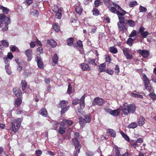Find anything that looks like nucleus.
Segmentation results:
<instances>
[{
	"instance_id": "1",
	"label": "nucleus",
	"mask_w": 156,
	"mask_h": 156,
	"mask_svg": "<svg viewBox=\"0 0 156 156\" xmlns=\"http://www.w3.org/2000/svg\"><path fill=\"white\" fill-rule=\"evenodd\" d=\"M123 13L121 14L118 12L117 16L119 20L117 23V26L119 30L122 32H126L127 30L128 26L126 25L125 22V18L124 15L126 14V11H123Z\"/></svg>"
},
{
	"instance_id": "2",
	"label": "nucleus",
	"mask_w": 156,
	"mask_h": 156,
	"mask_svg": "<svg viewBox=\"0 0 156 156\" xmlns=\"http://www.w3.org/2000/svg\"><path fill=\"white\" fill-rule=\"evenodd\" d=\"M22 121L20 118H18L14 122H12L8 129L9 132L12 134H14L20 128Z\"/></svg>"
},
{
	"instance_id": "3",
	"label": "nucleus",
	"mask_w": 156,
	"mask_h": 156,
	"mask_svg": "<svg viewBox=\"0 0 156 156\" xmlns=\"http://www.w3.org/2000/svg\"><path fill=\"white\" fill-rule=\"evenodd\" d=\"M136 108L135 105L133 104L128 105L125 103L122 108V111L125 115H127L128 113H133L135 111Z\"/></svg>"
},
{
	"instance_id": "4",
	"label": "nucleus",
	"mask_w": 156,
	"mask_h": 156,
	"mask_svg": "<svg viewBox=\"0 0 156 156\" xmlns=\"http://www.w3.org/2000/svg\"><path fill=\"white\" fill-rule=\"evenodd\" d=\"M79 119L80 126H84L86 123H89L91 122V117L90 114H87L85 115L84 118L80 117Z\"/></svg>"
},
{
	"instance_id": "5",
	"label": "nucleus",
	"mask_w": 156,
	"mask_h": 156,
	"mask_svg": "<svg viewBox=\"0 0 156 156\" xmlns=\"http://www.w3.org/2000/svg\"><path fill=\"white\" fill-rule=\"evenodd\" d=\"M85 96L84 95H83L80 99L78 98L74 99L73 101L72 104L74 105L79 104L80 108L83 109L85 107Z\"/></svg>"
},
{
	"instance_id": "6",
	"label": "nucleus",
	"mask_w": 156,
	"mask_h": 156,
	"mask_svg": "<svg viewBox=\"0 0 156 156\" xmlns=\"http://www.w3.org/2000/svg\"><path fill=\"white\" fill-rule=\"evenodd\" d=\"M142 77L145 89L150 91L152 89V87L150 83L148 78L145 74H143Z\"/></svg>"
},
{
	"instance_id": "7",
	"label": "nucleus",
	"mask_w": 156,
	"mask_h": 156,
	"mask_svg": "<svg viewBox=\"0 0 156 156\" xmlns=\"http://www.w3.org/2000/svg\"><path fill=\"white\" fill-rule=\"evenodd\" d=\"M140 55H141L144 58H146L148 57L150 55V52L146 49L142 50L139 49L137 50Z\"/></svg>"
},
{
	"instance_id": "8",
	"label": "nucleus",
	"mask_w": 156,
	"mask_h": 156,
	"mask_svg": "<svg viewBox=\"0 0 156 156\" xmlns=\"http://www.w3.org/2000/svg\"><path fill=\"white\" fill-rule=\"evenodd\" d=\"M38 67L41 69H43V64L41 60V57L40 55H38L35 58Z\"/></svg>"
},
{
	"instance_id": "9",
	"label": "nucleus",
	"mask_w": 156,
	"mask_h": 156,
	"mask_svg": "<svg viewBox=\"0 0 156 156\" xmlns=\"http://www.w3.org/2000/svg\"><path fill=\"white\" fill-rule=\"evenodd\" d=\"M104 101L103 99L98 98H95L92 102V105L94 106L96 105H102Z\"/></svg>"
},
{
	"instance_id": "10",
	"label": "nucleus",
	"mask_w": 156,
	"mask_h": 156,
	"mask_svg": "<svg viewBox=\"0 0 156 156\" xmlns=\"http://www.w3.org/2000/svg\"><path fill=\"white\" fill-rule=\"evenodd\" d=\"M10 19L9 17H7L5 20V26L2 29L3 31H7L8 29V25L10 23Z\"/></svg>"
},
{
	"instance_id": "11",
	"label": "nucleus",
	"mask_w": 156,
	"mask_h": 156,
	"mask_svg": "<svg viewBox=\"0 0 156 156\" xmlns=\"http://www.w3.org/2000/svg\"><path fill=\"white\" fill-rule=\"evenodd\" d=\"M122 51L126 58L131 59L132 58V55L129 53V48H124L122 49Z\"/></svg>"
},
{
	"instance_id": "12",
	"label": "nucleus",
	"mask_w": 156,
	"mask_h": 156,
	"mask_svg": "<svg viewBox=\"0 0 156 156\" xmlns=\"http://www.w3.org/2000/svg\"><path fill=\"white\" fill-rule=\"evenodd\" d=\"M76 12L79 15H80L82 12L83 9L82 6L80 5H76L74 6Z\"/></svg>"
},
{
	"instance_id": "13",
	"label": "nucleus",
	"mask_w": 156,
	"mask_h": 156,
	"mask_svg": "<svg viewBox=\"0 0 156 156\" xmlns=\"http://www.w3.org/2000/svg\"><path fill=\"white\" fill-rule=\"evenodd\" d=\"M25 54L27 57L28 60L30 61L32 59V50L31 49H29L26 50L25 51Z\"/></svg>"
},
{
	"instance_id": "14",
	"label": "nucleus",
	"mask_w": 156,
	"mask_h": 156,
	"mask_svg": "<svg viewBox=\"0 0 156 156\" xmlns=\"http://www.w3.org/2000/svg\"><path fill=\"white\" fill-rule=\"evenodd\" d=\"M125 22L127 25L131 27H133L135 25L134 21L132 20H127L125 19Z\"/></svg>"
},
{
	"instance_id": "15",
	"label": "nucleus",
	"mask_w": 156,
	"mask_h": 156,
	"mask_svg": "<svg viewBox=\"0 0 156 156\" xmlns=\"http://www.w3.org/2000/svg\"><path fill=\"white\" fill-rule=\"evenodd\" d=\"M113 5L115 6V8H117L118 9H119V10H118V11L117 12L116 14L117 15L118 12H119V13H120L121 14H122V13H123V11H125V10H123L122 9L120 6H119L117 4L115 3H113Z\"/></svg>"
},
{
	"instance_id": "16",
	"label": "nucleus",
	"mask_w": 156,
	"mask_h": 156,
	"mask_svg": "<svg viewBox=\"0 0 156 156\" xmlns=\"http://www.w3.org/2000/svg\"><path fill=\"white\" fill-rule=\"evenodd\" d=\"M53 30L56 32H58L60 31V27L58 23H54L52 26Z\"/></svg>"
},
{
	"instance_id": "17",
	"label": "nucleus",
	"mask_w": 156,
	"mask_h": 156,
	"mask_svg": "<svg viewBox=\"0 0 156 156\" xmlns=\"http://www.w3.org/2000/svg\"><path fill=\"white\" fill-rule=\"evenodd\" d=\"M66 126L64 124H61L59 127V133L60 134H62L65 132Z\"/></svg>"
},
{
	"instance_id": "18",
	"label": "nucleus",
	"mask_w": 156,
	"mask_h": 156,
	"mask_svg": "<svg viewBox=\"0 0 156 156\" xmlns=\"http://www.w3.org/2000/svg\"><path fill=\"white\" fill-rule=\"evenodd\" d=\"M13 91L15 95L17 97L20 96L22 94L21 91L18 88H14Z\"/></svg>"
},
{
	"instance_id": "19",
	"label": "nucleus",
	"mask_w": 156,
	"mask_h": 156,
	"mask_svg": "<svg viewBox=\"0 0 156 156\" xmlns=\"http://www.w3.org/2000/svg\"><path fill=\"white\" fill-rule=\"evenodd\" d=\"M39 113L44 117H47L48 115V112L45 108H42L40 111Z\"/></svg>"
},
{
	"instance_id": "20",
	"label": "nucleus",
	"mask_w": 156,
	"mask_h": 156,
	"mask_svg": "<svg viewBox=\"0 0 156 156\" xmlns=\"http://www.w3.org/2000/svg\"><path fill=\"white\" fill-rule=\"evenodd\" d=\"M81 68L83 70L88 71L90 69L88 65L86 63H82L81 64Z\"/></svg>"
},
{
	"instance_id": "21",
	"label": "nucleus",
	"mask_w": 156,
	"mask_h": 156,
	"mask_svg": "<svg viewBox=\"0 0 156 156\" xmlns=\"http://www.w3.org/2000/svg\"><path fill=\"white\" fill-rule=\"evenodd\" d=\"M145 119L142 116H140L138 121V123L139 126H142L145 123Z\"/></svg>"
},
{
	"instance_id": "22",
	"label": "nucleus",
	"mask_w": 156,
	"mask_h": 156,
	"mask_svg": "<svg viewBox=\"0 0 156 156\" xmlns=\"http://www.w3.org/2000/svg\"><path fill=\"white\" fill-rule=\"evenodd\" d=\"M58 57L56 54H54L52 57V61L53 63H52L53 66H55L56 64L58 62Z\"/></svg>"
},
{
	"instance_id": "23",
	"label": "nucleus",
	"mask_w": 156,
	"mask_h": 156,
	"mask_svg": "<svg viewBox=\"0 0 156 156\" xmlns=\"http://www.w3.org/2000/svg\"><path fill=\"white\" fill-rule=\"evenodd\" d=\"M48 43L52 47H55L57 44V43L54 40H48Z\"/></svg>"
},
{
	"instance_id": "24",
	"label": "nucleus",
	"mask_w": 156,
	"mask_h": 156,
	"mask_svg": "<svg viewBox=\"0 0 156 156\" xmlns=\"http://www.w3.org/2000/svg\"><path fill=\"white\" fill-rule=\"evenodd\" d=\"M68 104V102L66 101H60V103L58 105V107L59 108H62L66 106Z\"/></svg>"
},
{
	"instance_id": "25",
	"label": "nucleus",
	"mask_w": 156,
	"mask_h": 156,
	"mask_svg": "<svg viewBox=\"0 0 156 156\" xmlns=\"http://www.w3.org/2000/svg\"><path fill=\"white\" fill-rule=\"evenodd\" d=\"M107 132L109 133L111 136L113 137H115L116 135V133L115 130H114L109 129L107 130Z\"/></svg>"
},
{
	"instance_id": "26",
	"label": "nucleus",
	"mask_w": 156,
	"mask_h": 156,
	"mask_svg": "<svg viewBox=\"0 0 156 156\" xmlns=\"http://www.w3.org/2000/svg\"><path fill=\"white\" fill-rule=\"evenodd\" d=\"M105 69L106 66L105 64L104 63H102L99 66V68L98 69L100 72H102L105 71Z\"/></svg>"
},
{
	"instance_id": "27",
	"label": "nucleus",
	"mask_w": 156,
	"mask_h": 156,
	"mask_svg": "<svg viewBox=\"0 0 156 156\" xmlns=\"http://www.w3.org/2000/svg\"><path fill=\"white\" fill-rule=\"evenodd\" d=\"M119 114V109L114 110L111 111L110 114L114 116H118Z\"/></svg>"
},
{
	"instance_id": "28",
	"label": "nucleus",
	"mask_w": 156,
	"mask_h": 156,
	"mask_svg": "<svg viewBox=\"0 0 156 156\" xmlns=\"http://www.w3.org/2000/svg\"><path fill=\"white\" fill-rule=\"evenodd\" d=\"M73 143L75 146V149H77V150L79 151L81 148V146L78 140L77 141V142H74Z\"/></svg>"
},
{
	"instance_id": "29",
	"label": "nucleus",
	"mask_w": 156,
	"mask_h": 156,
	"mask_svg": "<svg viewBox=\"0 0 156 156\" xmlns=\"http://www.w3.org/2000/svg\"><path fill=\"white\" fill-rule=\"evenodd\" d=\"M102 2L100 0H95L94 3V5L95 7H98L99 6L102 4Z\"/></svg>"
},
{
	"instance_id": "30",
	"label": "nucleus",
	"mask_w": 156,
	"mask_h": 156,
	"mask_svg": "<svg viewBox=\"0 0 156 156\" xmlns=\"http://www.w3.org/2000/svg\"><path fill=\"white\" fill-rule=\"evenodd\" d=\"M62 16L61 10L60 9H58L57 12H56L55 17L60 19Z\"/></svg>"
},
{
	"instance_id": "31",
	"label": "nucleus",
	"mask_w": 156,
	"mask_h": 156,
	"mask_svg": "<svg viewBox=\"0 0 156 156\" xmlns=\"http://www.w3.org/2000/svg\"><path fill=\"white\" fill-rule=\"evenodd\" d=\"M69 108V106H66L63 107L62 108V109L61 111V113L62 114L64 113H65L66 112L67 110H68Z\"/></svg>"
},
{
	"instance_id": "32",
	"label": "nucleus",
	"mask_w": 156,
	"mask_h": 156,
	"mask_svg": "<svg viewBox=\"0 0 156 156\" xmlns=\"http://www.w3.org/2000/svg\"><path fill=\"white\" fill-rule=\"evenodd\" d=\"M95 60L94 59H92L90 58H89L87 60V62L90 64H92L94 65H96V64L95 63Z\"/></svg>"
},
{
	"instance_id": "33",
	"label": "nucleus",
	"mask_w": 156,
	"mask_h": 156,
	"mask_svg": "<svg viewBox=\"0 0 156 156\" xmlns=\"http://www.w3.org/2000/svg\"><path fill=\"white\" fill-rule=\"evenodd\" d=\"M120 133L122 135L123 137L124 138L126 141L128 142H129L130 141L129 138V136L126 135L125 134L124 132L122 131H121L120 132Z\"/></svg>"
},
{
	"instance_id": "34",
	"label": "nucleus",
	"mask_w": 156,
	"mask_h": 156,
	"mask_svg": "<svg viewBox=\"0 0 156 156\" xmlns=\"http://www.w3.org/2000/svg\"><path fill=\"white\" fill-rule=\"evenodd\" d=\"M93 14L95 16H98L99 14V11L98 9L96 8H94L92 10Z\"/></svg>"
},
{
	"instance_id": "35",
	"label": "nucleus",
	"mask_w": 156,
	"mask_h": 156,
	"mask_svg": "<svg viewBox=\"0 0 156 156\" xmlns=\"http://www.w3.org/2000/svg\"><path fill=\"white\" fill-rule=\"evenodd\" d=\"M104 4L108 7H109L111 5L112 2L111 0H103Z\"/></svg>"
},
{
	"instance_id": "36",
	"label": "nucleus",
	"mask_w": 156,
	"mask_h": 156,
	"mask_svg": "<svg viewBox=\"0 0 156 156\" xmlns=\"http://www.w3.org/2000/svg\"><path fill=\"white\" fill-rule=\"evenodd\" d=\"M21 83L22 86V90L23 91H24L27 86V83L25 80H23L21 81Z\"/></svg>"
},
{
	"instance_id": "37",
	"label": "nucleus",
	"mask_w": 156,
	"mask_h": 156,
	"mask_svg": "<svg viewBox=\"0 0 156 156\" xmlns=\"http://www.w3.org/2000/svg\"><path fill=\"white\" fill-rule=\"evenodd\" d=\"M109 50L110 52L113 54H115L117 52V49L114 47H111L109 48Z\"/></svg>"
},
{
	"instance_id": "38",
	"label": "nucleus",
	"mask_w": 156,
	"mask_h": 156,
	"mask_svg": "<svg viewBox=\"0 0 156 156\" xmlns=\"http://www.w3.org/2000/svg\"><path fill=\"white\" fill-rule=\"evenodd\" d=\"M136 127V124L135 122L131 123L128 125V128H129L134 129Z\"/></svg>"
},
{
	"instance_id": "39",
	"label": "nucleus",
	"mask_w": 156,
	"mask_h": 156,
	"mask_svg": "<svg viewBox=\"0 0 156 156\" xmlns=\"http://www.w3.org/2000/svg\"><path fill=\"white\" fill-rule=\"evenodd\" d=\"M136 35V31L135 30H133L131 34L129 35V37L128 39H132L131 37H133Z\"/></svg>"
},
{
	"instance_id": "40",
	"label": "nucleus",
	"mask_w": 156,
	"mask_h": 156,
	"mask_svg": "<svg viewBox=\"0 0 156 156\" xmlns=\"http://www.w3.org/2000/svg\"><path fill=\"white\" fill-rule=\"evenodd\" d=\"M150 97L151 98L153 101H154L156 98V94L154 93H150L148 94Z\"/></svg>"
},
{
	"instance_id": "41",
	"label": "nucleus",
	"mask_w": 156,
	"mask_h": 156,
	"mask_svg": "<svg viewBox=\"0 0 156 156\" xmlns=\"http://www.w3.org/2000/svg\"><path fill=\"white\" fill-rule=\"evenodd\" d=\"M130 144L132 147L136 148V140H132L131 141Z\"/></svg>"
},
{
	"instance_id": "42",
	"label": "nucleus",
	"mask_w": 156,
	"mask_h": 156,
	"mask_svg": "<svg viewBox=\"0 0 156 156\" xmlns=\"http://www.w3.org/2000/svg\"><path fill=\"white\" fill-rule=\"evenodd\" d=\"M21 100L20 98H17L15 101V104L17 106H19L21 103Z\"/></svg>"
},
{
	"instance_id": "43",
	"label": "nucleus",
	"mask_w": 156,
	"mask_h": 156,
	"mask_svg": "<svg viewBox=\"0 0 156 156\" xmlns=\"http://www.w3.org/2000/svg\"><path fill=\"white\" fill-rule=\"evenodd\" d=\"M1 43L2 45L5 47H7L9 46V43L6 40H3L2 41Z\"/></svg>"
},
{
	"instance_id": "44",
	"label": "nucleus",
	"mask_w": 156,
	"mask_h": 156,
	"mask_svg": "<svg viewBox=\"0 0 156 156\" xmlns=\"http://www.w3.org/2000/svg\"><path fill=\"white\" fill-rule=\"evenodd\" d=\"M63 121L64 122L68 124V125L69 126H71V125H72V124H73V123L72 121H71V120H69L65 119H63Z\"/></svg>"
},
{
	"instance_id": "45",
	"label": "nucleus",
	"mask_w": 156,
	"mask_h": 156,
	"mask_svg": "<svg viewBox=\"0 0 156 156\" xmlns=\"http://www.w3.org/2000/svg\"><path fill=\"white\" fill-rule=\"evenodd\" d=\"M149 33L147 31H146L140 34L143 38H145L147 36L149 35Z\"/></svg>"
},
{
	"instance_id": "46",
	"label": "nucleus",
	"mask_w": 156,
	"mask_h": 156,
	"mask_svg": "<svg viewBox=\"0 0 156 156\" xmlns=\"http://www.w3.org/2000/svg\"><path fill=\"white\" fill-rule=\"evenodd\" d=\"M109 9L110 11L114 13H116V14L117 12L118 11V10H117L115 8L112 6L110 7H109Z\"/></svg>"
},
{
	"instance_id": "47",
	"label": "nucleus",
	"mask_w": 156,
	"mask_h": 156,
	"mask_svg": "<svg viewBox=\"0 0 156 156\" xmlns=\"http://www.w3.org/2000/svg\"><path fill=\"white\" fill-rule=\"evenodd\" d=\"M5 15L3 14H0V21H1L2 22H3L4 21H5V18H6Z\"/></svg>"
},
{
	"instance_id": "48",
	"label": "nucleus",
	"mask_w": 156,
	"mask_h": 156,
	"mask_svg": "<svg viewBox=\"0 0 156 156\" xmlns=\"http://www.w3.org/2000/svg\"><path fill=\"white\" fill-rule=\"evenodd\" d=\"M139 11L140 12H146L147 9L146 8L140 5L139 7Z\"/></svg>"
},
{
	"instance_id": "49",
	"label": "nucleus",
	"mask_w": 156,
	"mask_h": 156,
	"mask_svg": "<svg viewBox=\"0 0 156 156\" xmlns=\"http://www.w3.org/2000/svg\"><path fill=\"white\" fill-rule=\"evenodd\" d=\"M58 124V123L57 122L54 121L53 122V129L55 130L56 129Z\"/></svg>"
},
{
	"instance_id": "50",
	"label": "nucleus",
	"mask_w": 156,
	"mask_h": 156,
	"mask_svg": "<svg viewBox=\"0 0 156 156\" xmlns=\"http://www.w3.org/2000/svg\"><path fill=\"white\" fill-rule=\"evenodd\" d=\"M74 40H68L67 41V45L69 46H71L73 44Z\"/></svg>"
},
{
	"instance_id": "51",
	"label": "nucleus",
	"mask_w": 156,
	"mask_h": 156,
	"mask_svg": "<svg viewBox=\"0 0 156 156\" xmlns=\"http://www.w3.org/2000/svg\"><path fill=\"white\" fill-rule=\"evenodd\" d=\"M86 154L87 156H94V155L93 152L90 151H87Z\"/></svg>"
},
{
	"instance_id": "52",
	"label": "nucleus",
	"mask_w": 156,
	"mask_h": 156,
	"mask_svg": "<svg viewBox=\"0 0 156 156\" xmlns=\"http://www.w3.org/2000/svg\"><path fill=\"white\" fill-rule=\"evenodd\" d=\"M115 73L117 74H118V73L119 72V68L118 65H116L115 66Z\"/></svg>"
},
{
	"instance_id": "53",
	"label": "nucleus",
	"mask_w": 156,
	"mask_h": 156,
	"mask_svg": "<svg viewBox=\"0 0 156 156\" xmlns=\"http://www.w3.org/2000/svg\"><path fill=\"white\" fill-rule=\"evenodd\" d=\"M77 44L78 46V47L80 48L83 47V45L82 44V42L80 40L77 42Z\"/></svg>"
},
{
	"instance_id": "54",
	"label": "nucleus",
	"mask_w": 156,
	"mask_h": 156,
	"mask_svg": "<svg viewBox=\"0 0 156 156\" xmlns=\"http://www.w3.org/2000/svg\"><path fill=\"white\" fill-rule=\"evenodd\" d=\"M9 9L5 7H4L2 10L4 14H7L9 13Z\"/></svg>"
},
{
	"instance_id": "55",
	"label": "nucleus",
	"mask_w": 156,
	"mask_h": 156,
	"mask_svg": "<svg viewBox=\"0 0 156 156\" xmlns=\"http://www.w3.org/2000/svg\"><path fill=\"white\" fill-rule=\"evenodd\" d=\"M145 28L144 27H140L138 31L137 32V35L139 34H140L144 32Z\"/></svg>"
},
{
	"instance_id": "56",
	"label": "nucleus",
	"mask_w": 156,
	"mask_h": 156,
	"mask_svg": "<svg viewBox=\"0 0 156 156\" xmlns=\"http://www.w3.org/2000/svg\"><path fill=\"white\" fill-rule=\"evenodd\" d=\"M136 4V2H132L129 4V6L130 7H132L135 6Z\"/></svg>"
},
{
	"instance_id": "57",
	"label": "nucleus",
	"mask_w": 156,
	"mask_h": 156,
	"mask_svg": "<svg viewBox=\"0 0 156 156\" xmlns=\"http://www.w3.org/2000/svg\"><path fill=\"white\" fill-rule=\"evenodd\" d=\"M134 40H127L126 43L129 46H131L133 44Z\"/></svg>"
},
{
	"instance_id": "58",
	"label": "nucleus",
	"mask_w": 156,
	"mask_h": 156,
	"mask_svg": "<svg viewBox=\"0 0 156 156\" xmlns=\"http://www.w3.org/2000/svg\"><path fill=\"white\" fill-rule=\"evenodd\" d=\"M72 92V87L71 86V84L70 83H69L68 86V88L67 90V92L68 94H70V93Z\"/></svg>"
},
{
	"instance_id": "59",
	"label": "nucleus",
	"mask_w": 156,
	"mask_h": 156,
	"mask_svg": "<svg viewBox=\"0 0 156 156\" xmlns=\"http://www.w3.org/2000/svg\"><path fill=\"white\" fill-rule=\"evenodd\" d=\"M92 1V0H84L83 2L85 5H87L89 4Z\"/></svg>"
},
{
	"instance_id": "60",
	"label": "nucleus",
	"mask_w": 156,
	"mask_h": 156,
	"mask_svg": "<svg viewBox=\"0 0 156 156\" xmlns=\"http://www.w3.org/2000/svg\"><path fill=\"white\" fill-rule=\"evenodd\" d=\"M119 151L117 149H116L115 151V156H120Z\"/></svg>"
},
{
	"instance_id": "61",
	"label": "nucleus",
	"mask_w": 156,
	"mask_h": 156,
	"mask_svg": "<svg viewBox=\"0 0 156 156\" xmlns=\"http://www.w3.org/2000/svg\"><path fill=\"white\" fill-rule=\"evenodd\" d=\"M36 154L37 156H40L42 154V152L41 150H38L36 151Z\"/></svg>"
},
{
	"instance_id": "62",
	"label": "nucleus",
	"mask_w": 156,
	"mask_h": 156,
	"mask_svg": "<svg viewBox=\"0 0 156 156\" xmlns=\"http://www.w3.org/2000/svg\"><path fill=\"white\" fill-rule=\"evenodd\" d=\"M104 110L106 112L110 114L112 110L108 107H106L104 108Z\"/></svg>"
},
{
	"instance_id": "63",
	"label": "nucleus",
	"mask_w": 156,
	"mask_h": 156,
	"mask_svg": "<svg viewBox=\"0 0 156 156\" xmlns=\"http://www.w3.org/2000/svg\"><path fill=\"white\" fill-rule=\"evenodd\" d=\"M8 58L9 59H11L13 58V56L10 52H9L8 53L7 55Z\"/></svg>"
},
{
	"instance_id": "64",
	"label": "nucleus",
	"mask_w": 156,
	"mask_h": 156,
	"mask_svg": "<svg viewBox=\"0 0 156 156\" xmlns=\"http://www.w3.org/2000/svg\"><path fill=\"white\" fill-rule=\"evenodd\" d=\"M105 72L110 75H112L113 73V71L112 70L106 69Z\"/></svg>"
}]
</instances>
